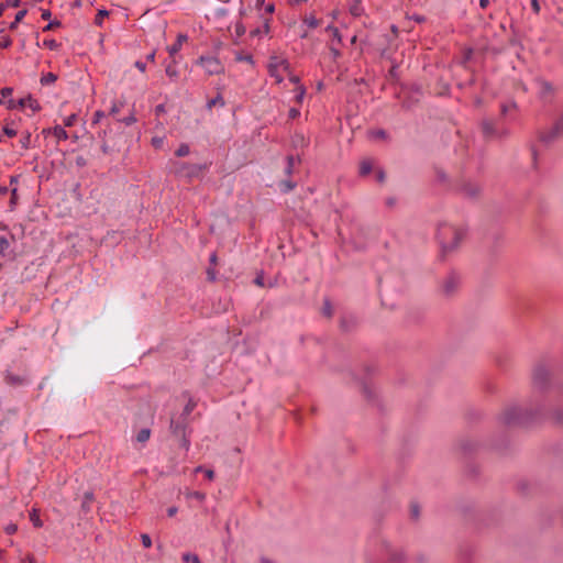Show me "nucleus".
<instances>
[{
  "instance_id": "nucleus-29",
  "label": "nucleus",
  "mask_w": 563,
  "mask_h": 563,
  "mask_svg": "<svg viewBox=\"0 0 563 563\" xmlns=\"http://www.w3.org/2000/svg\"><path fill=\"white\" fill-rule=\"evenodd\" d=\"M11 44H12L11 38H10L9 36H4V37L1 40V42H0V47H1V48H8V47H10V46H11Z\"/></svg>"
},
{
  "instance_id": "nucleus-17",
  "label": "nucleus",
  "mask_w": 563,
  "mask_h": 563,
  "mask_svg": "<svg viewBox=\"0 0 563 563\" xmlns=\"http://www.w3.org/2000/svg\"><path fill=\"white\" fill-rule=\"evenodd\" d=\"M165 71L170 79L176 80L178 78V71L175 66L168 65Z\"/></svg>"
},
{
  "instance_id": "nucleus-57",
  "label": "nucleus",
  "mask_w": 563,
  "mask_h": 563,
  "mask_svg": "<svg viewBox=\"0 0 563 563\" xmlns=\"http://www.w3.org/2000/svg\"><path fill=\"white\" fill-rule=\"evenodd\" d=\"M325 313H327L328 316H331V310H330V307H328V306L325 307Z\"/></svg>"
},
{
  "instance_id": "nucleus-35",
  "label": "nucleus",
  "mask_w": 563,
  "mask_h": 563,
  "mask_svg": "<svg viewBox=\"0 0 563 563\" xmlns=\"http://www.w3.org/2000/svg\"><path fill=\"white\" fill-rule=\"evenodd\" d=\"M135 67L141 71V73H145L146 71V64L145 63H142V62H136L135 63Z\"/></svg>"
},
{
  "instance_id": "nucleus-51",
  "label": "nucleus",
  "mask_w": 563,
  "mask_h": 563,
  "mask_svg": "<svg viewBox=\"0 0 563 563\" xmlns=\"http://www.w3.org/2000/svg\"><path fill=\"white\" fill-rule=\"evenodd\" d=\"M308 0H291L290 2L292 4H300V3H303V2H307Z\"/></svg>"
},
{
  "instance_id": "nucleus-59",
  "label": "nucleus",
  "mask_w": 563,
  "mask_h": 563,
  "mask_svg": "<svg viewBox=\"0 0 563 563\" xmlns=\"http://www.w3.org/2000/svg\"><path fill=\"white\" fill-rule=\"evenodd\" d=\"M301 38H306L308 36L307 32H302V34L300 35Z\"/></svg>"
},
{
  "instance_id": "nucleus-33",
  "label": "nucleus",
  "mask_w": 563,
  "mask_h": 563,
  "mask_svg": "<svg viewBox=\"0 0 563 563\" xmlns=\"http://www.w3.org/2000/svg\"><path fill=\"white\" fill-rule=\"evenodd\" d=\"M20 4V0H7L4 5L5 7H12V8H16L19 7Z\"/></svg>"
},
{
  "instance_id": "nucleus-25",
  "label": "nucleus",
  "mask_w": 563,
  "mask_h": 563,
  "mask_svg": "<svg viewBox=\"0 0 563 563\" xmlns=\"http://www.w3.org/2000/svg\"><path fill=\"white\" fill-rule=\"evenodd\" d=\"M77 115L70 114L63 120L65 126H71L76 122Z\"/></svg>"
},
{
  "instance_id": "nucleus-54",
  "label": "nucleus",
  "mask_w": 563,
  "mask_h": 563,
  "mask_svg": "<svg viewBox=\"0 0 563 563\" xmlns=\"http://www.w3.org/2000/svg\"><path fill=\"white\" fill-rule=\"evenodd\" d=\"M269 32L268 23H265L264 25V33L267 34Z\"/></svg>"
},
{
  "instance_id": "nucleus-48",
  "label": "nucleus",
  "mask_w": 563,
  "mask_h": 563,
  "mask_svg": "<svg viewBox=\"0 0 563 563\" xmlns=\"http://www.w3.org/2000/svg\"><path fill=\"white\" fill-rule=\"evenodd\" d=\"M208 275H209V278H210L211 280H214V279H216V274H214V272H213V271H208Z\"/></svg>"
},
{
  "instance_id": "nucleus-34",
  "label": "nucleus",
  "mask_w": 563,
  "mask_h": 563,
  "mask_svg": "<svg viewBox=\"0 0 563 563\" xmlns=\"http://www.w3.org/2000/svg\"><path fill=\"white\" fill-rule=\"evenodd\" d=\"M59 24H60V23H59L58 21H52V22H49V23H48V24L43 29V31L52 30V29H54V27H56V26H59Z\"/></svg>"
},
{
  "instance_id": "nucleus-43",
  "label": "nucleus",
  "mask_w": 563,
  "mask_h": 563,
  "mask_svg": "<svg viewBox=\"0 0 563 563\" xmlns=\"http://www.w3.org/2000/svg\"><path fill=\"white\" fill-rule=\"evenodd\" d=\"M7 246H8V242H7V240H5V239H3V238H0V249L2 250V249H4V247H7Z\"/></svg>"
},
{
  "instance_id": "nucleus-60",
  "label": "nucleus",
  "mask_w": 563,
  "mask_h": 563,
  "mask_svg": "<svg viewBox=\"0 0 563 563\" xmlns=\"http://www.w3.org/2000/svg\"><path fill=\"white\" fill-rule=\"evenodd\" d=\"M111 111H112V113H117L119 110L117 107H113Z\"/></svg>"
},
{
  "instance_id": "nucleus-7",
  "label": "nucleus",
  "mask_w": 563,
  "mask_h": 563,
  "mask_svg": "<svg viewBox=\"0 0 563 563\" xmlns=\"http://www.w3.org/2000/svg\"><path fill=\"white\" fill-rule=\"evenodd\" d=\"M49 132L53 133L57 141H66L68 139V133L60 125H55Z\"/></svg>"
},
{
  "instance_id": "nucleus-45",
  "label": "nucleus",
  "mask_w": 563,
  "mask_h": 563,
  "mask_svg": "<svg viewBox=\"0 0 563 563\" xmlns=\"http://www.w3.org/2000/svg\"><path fill=\"white\" fill-rule=\"evenodd\" d=\"M124 122H125L126 124H132V123H134V122H135V118H134L133 115H131V117H129L128 119H125V120H124Z\"/></svg>"
},
{
  "instance_id": "nucleus-39",
  "label": "nucleus",
  "mask_w": 563,
  "mask_h": 563,
  "mask_svg": "<svg viewBox=\"0 0 563 563\" xmlns=\"http://www.w3.org/2000/svg\"><path fill=\"white\" fill-rule=\"evenodd\" d=\"M205 475H206V477H207L208 479H210V481H212V479H213V477H214V473H213V471H212V470H206V471H205Z\"/></svg>"
},
{
  "instance_id": "nucleus-12",
  "label": "nucleus",
  "mask_w": 563,
  "mask_h": 563,
  "mask_svg": "<svg viewBox=\"0 0 563 563\" xmlns=\"http://www.w3.org/2000/svg\"><path fill=\"white\" fill-rule=\"evenodd\" d=\"M57 80V76L53 73H47L41 77L43 86L53 85Z\"/></svg>"
},
{
  "instance_id": "nucleus-40",
  "label": "nucleus",
  "mask_w": 563,
  "mask_h": 563,
  "mask_svg": "<svg viewBox=\"0 0 563 563\" xmlns=\"http://www.w3.org/2000/svg\"><path fill=\"white\" fill-rule=\"evenodd\" d=\"M22 563H35V559L33 555H27L25 559L22 560Z\"/></svg>"
},
{
  "instance_id": "nucleus-44",
  "label": "nucleus",
  "mask_w": 563,
  "mask_h": 563,
  "mask_svg": "<svg viewBox=\"0 0 563 563\" xmlns=\"http://www.w3.org/2000/svg\"><path fill=\"white\" fill-rule=\"evenodd\" d=\"M146 58L148 62L154 63L155 62V52H152L151 54H148Z\"/></svg>"
},
{
  "instance_id": "nucleus-46",
  "label": "nucleus",
  "mask_w": 563,
  "mask_h": 563,
  "mask_svg": "<svg viewBox=\"0 0 563 563\" xmlns=\"http://www.w3.org/2000/svg\"><path fill=\"white\" fill-rule=\"evenodd\" d=\"M210 262H211V264H216L217 263V254L216 253L211 254Z\"/></svg>"
},
{
  "instance_id": "nucleus-8",
  "label": "nucleus",
  "mask_w": 563,
  "mask_h": 563,
  "mask_svg": "<svg viewBox=\"0 0 563 563\" xmlns=\"http://www.w3.org/2000/svg\"><path fill=\"white\" fill-rule=\"evenodd\" d=\"M350 12L353 16H361L363 15L364 13V8L362 5V2L361 0H355L351 7H350Z\"/></svg>"
},
{
  "instance_id": "nucleus-16",
  "label": "nucleus",
  "mask_w": 563,
  "mask_h": 563,
  "mask_svg": "<svg viewBox=\"0 0 563 563\" xmlns=\"http://www.w3.org/2000/svg\"><path fill=\"white\" fill-rule=\"evenodd\" d=\"M217 104H219L221 107L224 106V100L221 97V95H218L216 98L209 100L208 103H207V107H208V109H211L212 107H214Z\"/></svg>"
},
{
  "instance_id": "nucleus-47",
  "label": "nucleus",
  "mask_w": 563,
  "mask_h": 563,
  "mask_svg": "<svg viewBox=\"0 0 563 563\" xmlns=\"http://www.w3.org/2000/svg\"><path fill=\"white\" fill-rule=\"evenodd\" d=\"M285 190H290L294 188V185L291 183H285Z\"/></svg>"
},
{
  "instance_id": "nucleus-27",
  "label": "nucleus",
  "mask_w": 563,
  "mask_h": 563,
  "mask_svg": "<svg viewBox=\"0 0 563 563\" xmlns=\"http://www.w3.org/2000/svg\"><path fill=\"white\" fill-rule=\"evenodd\" d=\"M287 77H288L289 81H290L291 84H294V85H295V87H297L298 85H302V84L300 82L299 77H298V76H296V75H294V74L291 73V70H289V74L287 75Z\"/></svg>"
},
{
  "instance_id": "nucleus-56",
  "label": "nucleus",
  "mask_w": 563,
  "mask_h": 563,
  "mask_svg": "<svg viewBox=\"0 0 563 563\" xmlns=\"http://www.w3.org/2000/svg\"><path fill=\"white\" fill-rule=\"evenodd\" d=\"M258 33H260V30H254V31H252V32H251V35L255 36V35H257Z\"/></svg>"
},
{
  "instance_id": "nucleus-41",
  "label": "nucleus",
  "mask_w": 563,
  "mask_h": 563,
  "mask_svg": "<svg viewBox=\"0 0 563 563\" xmlns=\"http://www.w3.org/2000/svg\"><path fill=\"white\" fill-rule=\"evenodd\" d=\"M41 16L43 20H48L51 18V11L43 10Z\"/></svg>"
},
{
  "instance_id": "nucleus-10",
  "label": "nucleus",
  "mask_w": 563,
  "mask_h": 563,
  "mask_svg": "<svg viewBox=\"0 0 563 563\" xmlns=\"http://www.w3.org/2000/svg\"><path fill=\"white\" fill-rule=\"evenodd\" d=\"M303 23L310 29H316L319 26L320 21L316 18L314 14H309L303 18Z\"/></svg>"
},
{
  "instance_id": "nucleus-23",
  "label": "nucleus",
  "mask_w": 563,
  "mask_h": 563,
  "mask_svg": "<svg viewBox=\"0 0 563 563\" xmlns=\"http://www.w3.org/2000/svg\"><path fill=\"white\" fill-rule=\"evenodd\" d=\"M43 45L52 51L57 49L59 46L55 40H44Z\"/></svg>"
},
{
  "instance_id": "nucleus-63",
  "label": "nucleus",
  "mask_w": 563,
  "mask_h": 563,
  "mask_svg": "<svg viewBox=\"0 0 563 563\" xmlns=\"http://www.w3.org/2000/svg\"><path fill=\"white\" fill-rule=\"evenodd\" d=\"M352 43H355L356 42V36H353L352 40H351Z\"/></svg>"
},
{
  "instance_id": "nucleus-31",
  "label": "nucleus",
  "mask_w": 563,
  "mask_h": 563,
  "mask_svg": "<svg viewBox=\"0 0 563 563\" xmlns=\"http://www.w3.org/2000/svg\"><path fill=\"white\" fill-rule=\"evenodd\" d=\"M369 136L373 139H383L385 137V132L383 130L373 131L369 133Z\"/></svg>"
},
{
  "instance_id": "nucleus-52",
  "label": "nucleus",
  "mask_w": 563,
  "mask_h": 563,
  "mask_svg": "<svg viewBox=\"0 0 563 563\" xmlns=\"http://www.w3.org/2000/svg\"><path fill=\"white\" fill-rule=\"evenodd\" d=\"M266 11H267V12H269V13H272V12L274 11V4H268V5L266 7Z\"/></svg>"
},
{
  "instance_id": "nucleus-15",
  "label": "nucleus",
  "mask_w": 563,
  "mask_h": 563,
  "mask_svg": "<svg viewBox=\"0 0 563 563\" xmlns=\"http://www.w3.org/2000/svg\"><path fill=\"white\" fill-rule=\"evenodd\" d=\"M372 162L371 161H363L360 165V173L361 175H368L372 170Z\"/></svg>"
},
{
  "instance_id": "nucleus-32",
  "label": "nucleus",
  "mask_w": 563,
  "mask_h": 563,
  "mask_svg": "<svg viewBox=\"0 0 563 563\" xmlns=\"http://www.w3.org/2000/svg\"><path fill=\"white\" fill-rule=\"evenodd\" d=\"M531 8L536 14L540 12V3L539 0H531Z\"/></svg>"
},
{
  "instance_id": "nucleus-3",
  "label": "nucleus",
  "mask_w": 563,
  "mask_h": 563,
  "mask_svg": "<svg viewBox=\"0 0 563 563\" xmlns=\"http://www.w3.org/2000/svg\"><path fill=\"white\" fill-rule=\"evenodd\" d=\"M197 64L208 76L220 75L224 73V66L219 57L214 55L200 56Z\"/></svg>"
},
{
  "instance_id": "nucleus-2",
  "label": "nucleus",
  "mask_w": 563,
  "mask_h": 563,
  "mask_svg": "<svg viewBox=\"0 0 563 563\" xmlns=\"http://www.w3.org/2000/svg\"><path fill=\"white\" fill-rule=\"evenodd\" d=\"M267 69L269 76L274 78L276 84L279 85L289 74L290 65L287 58L278 55H273L269 57Z\"/></svg>"
},
{
  "instance_id": "nucleus-22",
  "label": "nucleus",
  "mask_w": 563,
  "mask_h": 563,
  "mask_svg": "<svg viewBox=\"0 0 563 563\" xmlns=\"http://www.w3.org/2000/svg\"><path fill=\"white\" fill-rule=\"evenodd\" d=\"M234 31L238 37L244 35L246 32L245 26L241 22L234 24Z\"/></svg>"
},
{
  "instance_id": "nucleus-55",
  "label": "nucleus",
  "mask_w": 563,
  "mask_h": 563,
  "mask_svg": "<svg viewBox=\"0 0 563 563\" xmlns=\"http://www.w3.org/2000/svg\"><path fill=\"white\" fill-rule=\"evenodd\" d=\"M288 162H289L288 173H290V169H291V166H292V157H289Z\"/></svg>"
},
{
  "instance_id": "nucleus-24",
  "label": "nucleus",
  "mask_w": 563,
  "mask_h": 563,
  "mask_svg": "<svg viewBox=\"0 0 563 563\" xmlns=\"http://www.w3.org/2000/svg\"><path fill=\"white\" fill-rule=\"evenodd\" d=\"M108 15L107 10H99V12L96 15V24L101 25L103 19Z\"/></svg>"
},
{
  "instance_id": "nucleus-20",
  "label": "nucleus",
  "mask_w": 563,
  "mask_h": 563,
  "mask_svg": "<svg viewBox=\"0 0 563 563\" xmlns=\"http://www.w3.org/2000/svg\"><path fill=\"white\" fill-rule=\"evenodd\" d=\"M325 30H327V31H329V32H331L332 36H333L334 38H336L339 43H341L342 37H341V34H340V32H339L338 27H335V26H333V25H329Z\"/></svg>"
},
{
  "instance_id": "nucleus-19",
  "label": "nucleus",
  "mask_w": 563,
  "mask_h": 563,
  "mask_svg": "<svg viewBox=\"0 0 563 563\" xmlns=\"http://www.w3.org/2000/svg\"><path fill=\"white\" fill-rule=\"evenodd\" d=\"M151 431L150 429H142L137 434V441L145 442L150 439Z\"/></svg>"
},
{
  "instance_id": "nucleus-21",
  "label": "nucleus",
  "mask_w": 563,
  "mask_h": 563,
  "mask_svg": "<svg viewBox=\"0 0 563 563\" xmlns=\"http://www.w3.org/2000/svg\"><path fill=\"white\" fill-rule=\"evenodd\" d=\"M189 154V146L187 144H181L177 151H176V155L178 157H181V156H186Z\"/></svg>"
},
{
  "instance_id": "nucleus-58",
  "label": "nucleus",
  "mask_w": 563,
  "mask_h": 563,
  "mask_svg": "<svg viewBox=\"0 0 563 563\" xmlns=\"http://www.w3.org/2000/svg\"><path fill=\"white\" fill-rule=\"evenodd\" d=\"M5 9V5L4 4H1L0 5V15L3 13V10Z\"/></svg>"
},
{
  "instance_id": "nucleus-14",
  "label": "nucleus",
  "mask_w": 563,
  "mask_h": 563,
  "mask_svg": "<svg viewBox=\"0 0 563 563\" xmlns=\"http://www.w3.org/2000/svg\"><path fill=\"white\" fill-rule=\"evenodd\" d=\"M235 60L236 62H246L251 65L254 64L253 56L251 54L236 53Z\"/></svg>"
},
{
  "instance_id": "nucleus-18",
  "label": "nucleus",
  "mask_w": 563,
  "mask_h": 563,
  "mask_svg": "<svg viewBox=\"0 0 563 563\" xmlns=\"http://www.w3.org/2000/svg\"><path fill=\"white\" fill-rule=\"evenodd\" d=\"M183 560L188 563H201L199 558L196 555V554H192V553H185L183 555Z\"/></svg>"
},
{
  "instance_id": "nucleus-61",
  "label": "nucleus",
  "mask_w": 563,
  "mask_h": 563,
  "mask_svg": "<svg viewBox=\"0 0 563 563\" xmlns=\"http://www.w3.org/2000/svg\"><path fill=\"white\" fill-rule=\"evenodd\" d=\"M202 471V467L201 466H198L195 472L198 473V472H201Z\"/></svg>"
},
{
  "instance_id": "nucleus-50",
  "label": "nucleus",
  "mask_w": 563,
  "mask_h": 563,
  "mask_svg": "<svg viewBox=\"0 0 563 563\" xmlns=\"http://www.w3.org/2000/svg\"><path fill=\"white\" fill-rule=\"evenodd\" d=\"M255 283L258 285V286H263V278L261 276H258L256 279H255Z\"/></svg>"
},
{
  "instance_id": "nucleus-42",
  "label": "nucleus",
  "mask_w": 563,
  "mask_h": 563,
  "mask_svg": "<svg viewBox=\"0 0 563 563\" xmlns=\"http://www.w3.org/2000/svg\"><path fill=\"white\" fill-rule=\"evenodd\" d=\"M167 514L169 517L175 516L177 514V508L176 507L168 508Z\"/></svg>"
},
{
  "instance_id": "nucleus-9",
  "label": "nucleus",
  "mask_w": 563,
  "mask_h": 563,
  "mask_svg": "<svg viewBox=\"0 0 563 563\" xmlns=\"http://www.w3.org/2000/svg\"><path fill=\"white\" fill-rule=\"evenodd\" d=\"M295 92V100L297 103H302L305 96H306V88L303 85H298L294 89Z\"/></svg>"
},
{
  "instance_id": "nucleus-62",
  "label": "nucleus",
  "mask_w": 563,
  "mask_h": 563,
  "mask_svg": "<svg viewBox=\"0 0 563 563\" xmlns=\"http://www.w3.org/2000/svg\"><path fill=\"white\" fill-rule=\"evenodd\" d=\"M332 52H333V55H334V56H338V55H339V52H338L336 49H332Z\"/></svg>"
},
{
  "instance_id": "nucleus-26",
  "label": "nucleus",
  "mask_w": 563,
  "mask_h": 563,
  "mask_svg": "<svg viewBox=\"0 0 563 563\" xmlns=\"http://www.w3.org/2000/svg\"><path fill=\"white\" fill-rule=\"evenodd\" d=\"M141 540H142V544L144 548L148 549L152 547V540H151V537L148 534H142L141 536Z\"/></svg>"
},
{
  "instance_id": "nucleus-30",
  "label": "nucleus",
  "mask_w": 563,
  "mask_h": 563,
  "mask_svg": "<svg viewBox=\"0 0 563 563\" xmlns=\"http://www.w3.org/2000/svg\"><path fill=\"white\" fill-rule=\"evenodd\" d=\"M3 133L5 135H8L9 137H13L16 135V130H14L13 128H10V126H4L3 128Z\"/></svg>"
},
{
  "instance_id": "nucleus-5",
  "label": "nucleus",
  "mask_w": 563,
  "mask_h": 563,
  "mask_svg": "<svg viewBox=\"0 0 563 563\" xmlns=\"http://www.w3.org/2000/svg\"><path fill=\"white\" fill-rule=\"evenodd\" d=\"M12 88H3L0 93V104H5L8 109H18V101L11 98Z\"/></svg>"
},
{
  "instance_id": "nucleus-11",
  "label": "nucleus",
  "mask_w": 563,
  "mask_h": 563,
  "mask_svg": "<svg viewBox=\"0 0 563 563\" xmlns=\"http://www.w3.org/2000/svg\"><path fill=\"white\" fill-rule=\"evenodd\" d=\"M30 520L36 528H41L43 526V522L40 518L37 509L33 508L30 512Z\"/></svg>"
},
{
  "instance_id": "nucleus-28",
  "label": "nucleus",
  "mask_w": 563,
  "mask_h": 563,
  "mask_svg": "<svg viewBox=\"0 0 563 563\" xmlns=\"http://www.w3.org/2000/svg\"><path fill=\"white\" fill-rule=\"evenodd\" d=\"M4 531L8 534H14L18 531V526L15 523H9L4 527Z\"/></svg>"
},
{
  "instance_id": "nucleus-38",
  "label": "nucleus",
  "mask_w": 563,
  "mask_h": 563,
  "mask_svg": "<svg viewBox=\"0 0 563 563\" xmlns=\"http://www.w3.org/2000/svg\"><path fill=\"white\" fill-rule=\"evenodd\" d=\"M102 117H103V112H101V111H97V112L95 113V117H93V122H95V123L99 122V121L101 120V118H102Z\"/></svg>"
},
{
  "instance_id": "nucleus-13",
  "label": "nucleus",
  "mask_w": 563,
  "mask_h": 563,
  "mask_svg": "<svg viewBox=\"0 0 563 563\" xmlns=\"http://www.w3.org/2000/svg\"><path fill=\"white\" fill-rule=\"evenodd\" d=\"M26 14V10H20L16 14H15V18H14V21L10 24L9 29L10 30H14L18 24L23 20V18L25 16Z\"/></svg>"
},
{
  "instance_id": "nucleus-1",
  "label": "nucleus",
  "mask_w": 563,
  "mask_h": 563,
  "mask_svg": "<svg viewBox=\"0 0 563 563\" xmlns=\"http://www.w3.org/2000/svg\"><path fill=\"white\" fill-rule=\"evenodd\" d=\"M465 232L453 225L444 224L439 229L438 239L443 253L454 250L464 238Z\"/></svg>"
},
{
  "instance_id": "nucleus-4",
  "label": "nucleus",
  "mask_w": 563,
  "mask_h": 563,
  "mask_svg": "<svg viewBox=\"0 0 563 563\" xmlns=\"http://www.w3.org/2000/svg\"><path fill=\"white\" fill-rule=\"evenodd\" d=\"M18 109L30 110L32 114L38 112L42 107L37 99L26 96L18 101Z\"/></svg>"
},
{
  "instance_id": "nucleus-6",
  "label": "nucleus",
  "mask_w": 563,
  "mask_h": 563,
  "mask_svg": "<svg viewBox=\"0 0 563 563\" xmlns=\"http://www.w3.org/2000/svg\"><path fill=\"white\" fill-rule=\"evenodd\" d=\"M186 41H187V35H185V34H179V35L177 36L176 42L167 48V51H168L169 55H170V56H174L175 54H177V53L181 49L183 44H184Z\"/></svg>"
},
{
  "instance_id": "nucleus-49",
  "label": "nucleus",
  "mask_w": 563,
  "mask_h": 563,
  "mask_svg": "<svg viewBox=\"0 0 563 563\" xmlns=\"http://www.w3.org/2000/svg\"><path fill=\"white\" fill-rule=\"evenodd\" d=\"M487 4H488V0H479V5H481L482 8H486V7H487Z\"/></svg>"
},
{
  "instance_id": "nucleus-53",
  "label": "nucleus",
  "mask_w": 563,
  "mask_h": 563,
  "mask_svg": "<svg viewBox=\"0 0 563 563\" xmlns=\"http://www.w3.org/2000/svg\"><path fill=\"white\" fill-rule=\"evenodd\" d=\"M377 176L379 181H384L385 175L383 172H379Z\"/></svg>"
},
{
  "instance_id": "nucleus-36",
  "label": "nucleus",
  "mask_w": 563,
  "mask_h": 563,
  "mask_svg": "<svg viewBox=\"0 0 563 563\" xmlns=\"http://www.w3.org/2000/svg\"><path fill=\"white\" fill-rule=\"evenodd\" d=\"M299 114H300V112H299V110H298V109L291 108V109L289 110V118H290V119H296V118H298V117H299Z\"/></svg>"
},
{
  "instance_id": "nucleus-37",
  "label": "nucleus",
  "mask_w": 563,
  "mask_h": 563,
  "mask_svg": "<svg viewBox=\"0 0 563 563\" xmlns=\"http://www.w3.org/2000/svg\"><path fill=\"white\" fill-rule=\"evenodd\" d=\"M411 512H412V517L413 518H418L419 517V509H418V506L417 505H412L411 507Z\"/></svg>"
},
{
  "instance_id": "nucleus-64",
  "label": "nucleus",
  "mask_w": 563,
  "mask_h": 563,
  "mask_svg": "<svg viewBox=\"0 0 563 563\" xmlns=\"http://www.w3.org/2000/svg\"><path fill=\"white\" fill-rule=\"evenodd\" d=\"M5 191H7V189H5V188L0 189V192H1V194H4Z\"/></svg>"
}]
</instances>
